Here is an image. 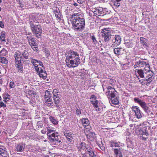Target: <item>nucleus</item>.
I'll use <instances>...</instances> for the list:
<instances>
[{
  "label": "nucleus",
  "instance_id": "obj_1",
  "mask_svg": "<svg viewBox=\"0 0 157 157\" xmlns=\"http://www.w3.org/2000/svg\"><path fill=\"white\" fill-rule=\"evenodd\" d=\"M102 36L104 38V40L105 42H108L109 40H111L113 43L111 47H115L119 45L121 43V37L118 35L112 36L110 31L107 30L106 29H102Z\"/></svg>",
  "mask_w": 157,
  "mask_h": 157
},
{
  "label": "nucleus",
  "instance_id": "obj_2",
  "mask_svg": "<svg viewBox=\"0 0 157 157\" xmlns=\"http://www.w3.org/2000/svg\"><path fill=\"white\" fill-rule=\"evenodd\" d=\"M65 61L66 65L69 67L78 66L80 63L79 54L76 52L71 51L66 56Z\"/></svg>",
  "mask_w": 157,
  "mask_h": 157
},
{
  "label": "nucleus",
  "instance_id": "obj_3",
  "mask_svg": "<svg viewBox=\"0 0 157 157\" xmlns=\"http://www.w3.org/2000/svg\"><path fill=\"white\" fill-rule=\"evenodd\" d=\"M31 63L33 65L36 71L38 73L40 78L43 79H45L47 77V74L45 70L42 69L41 67H42V63L40 61L34 59H32Z\"/></svg>",
  "mask_w": 157,
  "mask_h": 157
},
{
  "label": "nucleus",
  "instance_id": "obj_4",
  "mask_svg": "<svg viewBox=\"0 0 157 157\" xmlns=\"http://www.w3.org/2000/svg\"><path fill=\"white\" fill-rule=\"evenodd\" d=\"M72 28L75 31H81L84 28L85 25V20L83 18H76L71 20Z\"/></svg>",
  "mask_w": 157,
  "mask_h": 157
},
{
  "label": "nucleus",
  "instance_id": "obj_5",
  "mask_svg": "<svg viewBox=\"0 0 157 157\" xmlns=\"http://www.w3.org/2000/svg\"><path fill=\"white\" fill-rule=\"evenodd\" d=\"M116 93L114 89L110 86H108L106 94L108 98L110 99L111 103L115 105H117L119 103V100L116 96Z\"/></svg>",
  "mask_w": 157,
  "mask_h": 157
},
{
  "label": "nucleus",
  "instance_id": "obj_6",
  "mask_svg": "<svg viewBox=\"0 0 157 157\" xmlns=\"http://www.w3.org/2000/svg\"><path fill=\"white\" fill-rule=\"evenodd\" d=\"M144 71V72H145V75H146L145 78V79H144V81H147L145 84L147 86H148L149 84L152 81L154 78L153 77V73L150 71V65L149 64L147 63L145 65Z\"/></svg>",
  "mask_w": 157,
  "mask_h": 157
},
{
  "label": "nucleus",
  "instance_id": "obj_7",
  "mask_svg": "<svg viewBox=\"0 0 157 157\" xmlns=\"http://www.w3.org/2000/svg\"><path fill=\"white\" fill-rule=\"evenodd\" d=\"M30 26L32 31L33 33L36 36L37 38H40L41 37V33H42V29L40 25H34V22L35 21H32L30 20Z\"/></svg>",
  "mask_w": 157,
  "mask_h": 157
},
{
  "label": "nucleus",
  "instance_id": "obj_8",
  "mask_svg": "<svg viewBox=\"0 0 157 157\" xmlns=\"http://www.w3.org/2000/svg\"><path fill=\"white\" fill-rule=\"evenodd\" d=\"M21 56L19 52H16L14 55L15 59V66L18 69V71L21 73L23 71V66L21 61Z\"/></svg>",
  "mask_w": 157,
  "mask_h": 157
},
{
  "label": "nucleus",
  "instance_id": "obj_9",
  "mask_svg": "<svg viewBox=\"0 0 157 157\" xmlns=\"http://www.w3.org/2000/svg\"><path fill=\"white\" fill-rule=\"evenodd\" d=\"M134 101L135 102L138 103L140 105L145 112L148 113L150 112L148 105L145 102L136 98H134Z\"/></svg>",
  "mask_w": 157,
  "mask_h": 157
},
{
  "label": "nucleus",
  "instance_id": "obj_10",
  "mask_svg": "<svg viewBox=\"0 0 157 157\" xmlns=\"http://www.w3.org/2000/svg\"><path fill=\"white\" fill-rule=\"evenodd\" d=\"M90 101L96 110L98 112H100L101 109L99 107L100 103L97 100V98L94 95H93L91 96L90 98Z\"/></svg>",
  "mask_w": 157,
  "mask_h": 157
},
{
  "label": "nucleus",
  "instance_id": "obj_11",
  "mask_svg": "<svg viewBox=\"0 0 157 157\" xmlns=\"http://www.w3.org/2000/svg\"><path fill=\"white\" fill-rule=\"evenodd\" d=\"M132 111L134 112L136 117L138 119H140L142 117V114L139 108L137 106H133L132 107Z\"/></svg>",
  "mask_w": 157,
  "mask_h": 157
},
{
  "label": "nucleus",
  "instance_id": "obj_12",
  "mask_svg": "<svg viewBox=\"0 0 157 157\" xmlns=\"http://www.w3.org/2000/svg\"><path fill=\"white\" fill-rule=\"evenodd\" d=\"M105 9H103L102 8L99 7V8H94L92 10L94 12L95 14H96L97 16H100L101 15H103L106 13L105 12Z\"/></svg>",
  "mask_w": 157,
  "mask_h": 157
},
{
  "label": "nucleus",
  "instance_id": "obj_13",
  "mask_svg": "<svg viewBox=\"0 0 157 157\" xmlns=\"http://www.w3.org/2000/svg\"><path fill=\"white\" fill-rule=\"evenodd\" d=\"M147 63L143 60H140L139 61H137L134 66L135 68L137 67H142L145 66Z\"/></svg>",
  "mask_w": 157,
  "mask_h": 157
},
{
  "label": "nucleus",
  "instance_id": "obj_14",
  "mask_svg": "<svg viewBox=\"0 0 157 157\" xmlns=\"http://www.w3.org/2000/svg\"><path fill=\"white\" fill-rule=\"evenodd\" d=\"M25 147V144L20 143L15 146L16 150L17 152H22L24 151Z\"/></svg>",
  "mask_w": 157,
  "mask_h": 157
},
{
  "label": "nucleus",
  "instance_id": "obj_15",
  "mask_svg": "<svg viewBox=\"0 0 157 157\" xmlns=\"http://www.w3.org/2000/svg\"><path fill=\"white\" fill-rule=\"evenodd\" d=\"M47 136L49 140L51 142H54L56 144H58L61 142V140H59L58 136H56L55 138H53L51 136V135H49L48 133H47Z\"/></svg>",
  "mask_w": 157,
  "mask_h": 157
},
{
  "label": "nucleus",
  "instance_id": "obj_16",
  "mask_svg": "<svg viewBox=\"0 0 157 157\" xmlns=\"http://www.w3.org/2000/svg\"><path fill=\"white\" fill-rule=\"evenodd\" d=\"M54 102V106L57 109H59L60 108V98L59 97H56L55 98H53Z\"/></svg>",
  "mask_w": 157,
  "mask_h": 157
},
{
  "label": "nucleus",
  "instance_id": "obj_17",
  "mask_svg": "<svg viewBox=\"0 0 157 157\" xmlns=\"http://www.w3.org/2000/svg\"><path fill=\"white\" fill-rule=\"evenodd\" d=\"M53 12L56 17L57 19V20L59 21H60L61 19V14L59 9L58 8H55L54 9Z\"/></svg>",
  "mask_w": 157,
  "mask_h": 157
},
{
  "label": "nucleus",
  "instance_id": "obj_18",
  "mask_svg": "<svg viewBox=\"0 0 157 157\" xmlns=\"http://www.w3.org/2000/svg\"><path fill=\"white\" fill-rule=\"evenodd\" d=\"M52 95L48 91H46L45 92V101L46 102H51L52 101L51 98Z\"/></svg>",
  "mask_w": 157,
  "mask_h": 157
},
{
  "label": "nucleus",
  "instance_id": "obj_19",
  "mask_svg": "<svg viewBox=\"0 0 157 157\" xmlns=\"http://www.w3.org/2000/svg\"><path fill=\"white\" fill-rule=\"evenodd\" d=\"M145 72H144V71H143L142 70L140 69L137 71V73L139 75H138V74L136 73V72H135V74L138 78L139 76L141 78H144L145 77V76H146Z\"/></svg>",
  "mask_w": 157,
  "mask_h": 157
},
{
  "label": "nucleus",
  "instance_id": "obj_20",
  "mask_svg": "<svg viewBox=\"0 0 157 157\" xmlns=\"http://www.w3.org/2000/svg\"><path fill=\"white\" fill-rule=\"evenodd\" d=\"M64 136L68 139V140L71 142L72 141L73 139V137L74 136V135L71 133H64Z\"/></svg>",
  "mask_w": 157,
  "mask_h": 157
},
{
  "label": "nucleus",
  "instance_id": "obj_21",
  "mask_svg": "<svg viewBox=\"0 0 157 157\" xmlns=\"http://www.w3.org/2000/svg\"><path fill=\"white\" fill-rule=\"evenodd\" d=\"M124 49L122 48H116L114 49V53L117 55H120L123 53Z\"/></svg>",
  "mask_w": 157,
  "mask_h": 157
},
{
  "label": "nucleus",
  "instance_id": "obj_22",
  "mask_svg": "<svg viewBox=\"0 0 157 157\" xmlns=\"http://www.w3.org/2000/svg\"><path fill=\"white\" fill-rule=\"evenodd\" d=\"M115 157H122V154L119 149L115 148L113 150Z\"/></svg>",
  "mask_w": 157,
  "mask_h": 157
},
{
  "label": "nucleus",
  "instance_id": "obj_23",
  "mask_svg": "<svg viewBox=\"0 0 157 157\" xmlns=\"http://www.w3.org/2000/svg\"><path fill=\"white\" fill-rule=\"evenodd\" d=\"M29 43L33 50L36 51L37 47L35 41V40H32Z\"/></svg>",
  "mask_w": 157,
  "mask_h": 157
},
{
  "label": "nucleus",
  "instance_id": "obj_24",
  "mask_svg": "<svg viewBox=\"0 0 157 157\" xmlns=\"http://www.w3.org/2000/svg\"><path fill=\"white\" fill-rule=\"evenodd\" d=\"M140 42L144 46L146 47V48H147L148 47V44L147 43V40L143 37H140Z\"/></svg>",
  "mask_w": 157,
  "mask_h": 157
},
{
  "label": "nucleus",
  "instance_id": "obj_25",
  "mask_svg": "<svg viewBox=\"0 0 157 157\" xmlns=\"http://www.w3.org/2000/svg\"><path fill=\"white\" fill-rule=\"evenodd\" d=\"M81 17L82 16L80 13L74 12L71 16V20H73L75 19L76 18H82Z\"/></svg>",
  "mask_w": 157,
  "mask_h": 157
},
{
  "label": "nucleus",
  "instance_id": "obj_26",
  "mask_svg": "<svg viewBox=\"0 0 157 157\" xmlns=\"http://www.w3.org/2000/svg\"><path fill=\"white\" fill-rule=\"evenodd\" d=\"M82 123L84 126L86 127L88 126L90 123L89 121L87 118H83L81 120Z\"/></svg>",
  "mask_w": 157,
  "mask_h": 157
},
{
  "label": "nucleus",
  "instance_id": "obj_27",
  "mask_svg": "<svg viewBox=\"0 0 157 157\" xmlns=\"http://www.w3.org/2000/svg\"><path fill=\"white\" fill-rule=\"evenodd\" d=\"M138 131L139 132V134L140 135H142V136L144 135L146 136H148V134L145 129L142 130L140 129Z\"/></svg>",
  "mask_w": 157,
  "mask_h": 157
},
{
  "label": "nucleus",
  "instance_id": "obj_28",
  "mask_svg": "<svg viewBox=\"0 0 157 157\" xmlns=\"http://www.w3.org/2000/svg\"><path fill=\"white\" fill-rule=\"evenodd\" d=\"M78 150H80L81 149L84 150L86 148V144L84 143L81 142L78 147Z\"/></svg>",
  "mask_w": 157,
  "mask_h": 157
},
{
  "label": "nucleus",
  "instance_id": "obj_29",
  "mask_svg": "<svg viewBox=\"0 0 157 157\" xmlns=\"http://www.w3.org/2000/svg\"><path fill=\"white\" fill-rule=\"evenodd\" d=\"M7 51L5 48H3L0 51V56H4L7 54Z\"/></svg>",
  "mask_w": 157,
  "mask_h": 157
},
{
  "label": "nucleus",
  "instance_id": "obj_30",
  "mask_svg": "<svg viewBox=\"0 0 157 157\" xmlns=\"http://www.w3.org/2000/svg\"><path fill=\"white\" fill-rule=\"evenodd\" d=\"M125 44L126 47L128 48L132 47L134 45L133 42L130 40L125 42Z\"/></svg>",
  "mask_w": 157,
  "mask_h": 157
},
{
  "label": "nucleus",
  "instance_id": "obj_31",
  "mask_svg": "<svg viewBox=\"0 0 157 157\" xmlns=\"http://www.w3.org/2000/svg\"><path fill=\"white\" fill-rule=\"evenodd\" d=\"M0 62L2 63L6 64L8 63L7 59L4 56H0Z\"/></svg>",
  "mask_w": 157,
  "mask_h": 157
},
{
  "label": "nucleus",
  "instance_id": "obj_32",
  "mask_svg": "<svg viewBox=\"0 0 157 157\" xmlns=\"http://www.w3.org/2000/svg\"><path fill=\"white\" fill-rule=\"evenodd\" d=\"M113 2L114 5L117 6H119L121 4V0H112Z\"/></svg>",
  "mask_w": 157,
  "mask_h": 157
},
{
  "label": "nucleus",
  "instance_id": "obj_33",
  "mask_svg": "<svg viewBox=\"0 0 157 157\" xmlns=\"http://www.w3.org/2000/svg\"><path fill=\"white\" fill-rule=\"evenodd\" d=\"M110 145L112 147H118L119 146V145L118 143L114 142L113 141H111L110 142Z\"/></svg>",
  "mask_w": 157,
  "mask_h": 157
},
{
  "label": "nucleus",
  "instance_id": "obj_34",
  "mask_svg": "<svg viewBox=\"0 0 157 157\" xmlns=\"http://www.w3.org/2000/svg\"><path fill=\"white\" fill-rule=\"evenodd\" d=\"M52 93L53 94V98H55L56 97H59V94H58V91L56 89H54L52 92Z\"/></svg>",
  "mask_w": 157,
  "mask_h": 157
},
{
  "label": "nucleus",
  "instance_id": "obj_35",
  "mask_svg": "<svg viewBox=\"0 0 157 157\" xmlns=\"http://www.w3.org/2000/svg\"><path fill=\"white\" fill-rule=\"evenodd\" d=\"M21 53V52H20ZM21 57L22 56H23V57H24L25 59H27L28 58V51L27 50H25L24 51V53L22 54V55L21 54Z\"/></svg>",
  "mask_w": 157,
  "mask_h": 157
},
{
  "label": "nucleus",
  "instance_id": "obj_36",
  "mask_svg": "<svg viewBox=\"0 0 157 157\" xmlns=\"http://www.w3.org/2000/svg\"><path fill=\"white\" fill-rule=\"evenodd\" d=\"M47 130L48 131L47 133H48L49 135H50L49 133L51 132H53L55 131V130H54V128L50 127H47Z\"/></svg>",
  "mask_w": 157,
  "mask_h": 157
},
{
  "label": "nucleus",
  "instance_id": "obj_37",
  "mask_svg": "<svg viewBox=\"0 0 157 157\" xmlns=\"http://www.w3.org/2000/svg\"><path fill=\"white\" fill-rule=\"evenodd\" d=\"M45 102L46 105L48 107H53V106H54V104L52 101H51V102H46V101H45Z\"/></svg>",
  "mask_w": 157,
  "mask_h": 157
},
{
  "label": "nucleus",
  "instance_id": "obj_38",
  "mask_svg": "<svg viewBox=\"0 0 157 157\" xmlns=\"http://www.w3.org/2000/svg\"><path fill=\"white\" fill-rule=\"evenodd\" d=\"M50 121L54 124H58V121L54 117H52L50 118Z\"/></svg>",
  "mask_w": 157,
  "mask_h": 157
},
{
  "label": "nucleus",
  "instance_id": "obj_39",
  "mask_svg": "<svg viewBox=\"0 0 157 157\" xmlns=\"http://www.w3.org/2000/svg\"><path fill=\"white\" fill-rule=\"evenodd\" d=\"M0 40L2 41H5V34L2 33L0 37Z\"/></svg>",
  "mask_w": 157,
  "mask_h": 157
},
{
  "label": "nucleus",
  "instance_id": "obj_40",
  "mask_svg": "<svg viewBox=\"0 0 157 157\" xmlns=\"http://www.w3.org/2000/svg\"><path fill=\"white\" fill-rule=\"evenodd\" d=\"M86 135L87 137H93L95 135V133L94 132H90L86 134Z\"/></svg>",
  "mask_w": 157,
  "mask_h": 157
},
{
  "label": "nucleus",
  "instance_id": "obj_41",
  "mask_svg": "<svg viewBox=\"0 0 157 157\" xmlns=\"http://www.w3.org/2000/svg\"><path fill=\"white\" fill-rule=\"evenodd\" d=\"M91 39L94 44H96L97 43V41L95 37L94 36H91Z\"/></svg>",
  "mask_w": 157,
  "mask_h": 157
},
{
  "label": "nucleus",
  "instance_id": "obj_42",
  "mask_svg": "<svg viewBox=\"0 0 157 157\" xmlns=\"http://www.w3.org/2000/svg\"><path fill=\"white\" fill-rule=\"evenodd\" d=\"M88 153L89 155L91 157H94L96 156V155L94 152L93 150L90 151V152H89Z\"/></svg>",
  "mask_w": 157,
  "mask_h": 157
},
{
  "label": "nucleus",
  "instance_id": "obj_43",
  "mask_svg": "<svg viewBox=\"0 0 157 157\" xmlns=\"http://www.w3.org/2000/svg\"><path fill=\"white\" fill-rule=\"evenodd\" d=\"M7 155H9L7 153L2 152L0 153V157H5Z\"/></svg>",
  "mask_w": 157,
  "mask_h": 157
},
{
  "label": "nucleus",
  "instance_id": "obj_44",
  "mask_svg": "<svg viewBox=\"0 0 157 157\" xmlns=\"http://www.w3.org/2000/svg\"><path fill=\"white\" fill-rule=\"evenodd\" d=\"M81 113V109L78 108L76 109V113L77 115H79Z\"/></svg>",
  "mask_w": 157,
  "mask_h": 157
},
{
  "label": "nucleus",
  "instance_id": "obj_45",
  "mask_svg": "<svg viewBox=\"0 0 157 157\" xmlns=\"http://www.w3.org/2000/svg\"><path fill=\"white\" fill-rule=\"evenodd\" d=\"M5 149V147L2 145H0V152H1L4 151Z\"/></svg>",
  "mask_w": 157,
  "mask_h": 157
},
{
  "label": "nucleus",
  "instance_id": "obj_46",
  "mask_svg": "<svg viewBox=\"0 0 157 157\" xmlns=\"http://www.w3.org/2000/svg\"><path fill=\"white\" fill-rule=\"evenodd\" d=\"M10 87L11 88H14L15 87V85L13 82H11L10 83Z\"/></svg>",
  "mask_w": 157,
  "mask_h": 157
},
{
  "label": "nucleus",
  "instance_id": "obj_47",
  "mask_svg": "<svg viewBox=\"0 0 157 157\" xmlns=\"http://www.w3.org/2000/svg\"><path fill=\"white\" fill-rule=\"evenodd\" d=\"M3 98L4 99L3 101L5 102H7L10 100V98L8 97H6L3 96Z\"/></svg>",
  "mask_w": 157,
  "mask_h": 157
},
{
  "label": "nucleus",
  "instance_id": "obj_48",
  "mask_svg": "<svg viewBox=\"0 0 157 157\" xmlns=\"http://www.w3.org/2000/svg\"><path fill=\"white\" fill-rule=\"evenodd\" d=\"M28 39L29 40V42L31 41L32 40H35V39L33 38H32L31 36L28 37Z\"/></svg>",
  "mask_w": 157,
  "mask_h": 157
},
{
  "label": "nucleus",
  "instance_id": "obj_49",
  "mask_svg": "<svg viewBox=\"0 0 157 157\" xmlns=\"http://www.w3.org/2000/svg\"><path fill=\"white\" fill-rule=\"evenodd\" d=\"M0 106L1 107H5L6 106V105L2 101L0 102Z\"/></svg>",
  "mask_w": 157,
  "mask_h": 157
},
{
  "label": "nucleus",
  "instance_id": "obj_50",
  "mask_svg": "<svg viewBox=\"0 0 157 157\" xmlns=\"http://www.w3.org/2000/svg\"><path fill=\"white\" fill-rule=\"evenodd\" d=\"M86 149L87 150V151L89 153V152H90L92 150V148H90V147H86Z\"/></svg>",
  "mask_w": 157,
  "mask_h": 157
},
{
  "label": "nucleus",
  "instance_id": "obj_51",
  "mask_svg": "<svg viewBox=\"0 0 157 157\" xmlns=\"http://www.w3.org/2000/svg\"><path fill=\"white\" fill-rule=\"evenodd\" d=\"M0 27L2 28L4 27V25L2 21L0 22Z\"/></svg>",
  "mask_w": 157,
  "mask_h": 157
},
{
  "label": "nucleus",
  "instance_id": "obj_52",
  "mask_svg": "<svg viewBox=\"0 0 157 157\" xmlns=\"http://www.w3.org/2000/svg\"><path fill=\"white\" fill-rule=\"evenodd\" d=\"M141 139L144 140H147V138L148 136L144 137L143 136H142L141 137Z\"/></svg>",
  "mask_w": 157,
  "mask_h": 157
},
{
  "label": "nucleus",
  "instance_id": "obj_53",
  "mask_svg": "<svg viewBox=\"0 0 157 157\" xmlns=\"http://www.w3.org/2000/svg\"><path fill=\"white\" fill-rule=\"evenodd\" d=\"M51 136H52L53 138H55L56 136H58L57 135H56L55 133H52L51 135Z\"/></svg>",
  "mask_w": 157,
  "mask_h": 157
},
{
  "label": "nucleus",
  "instance_id": "obj_54",
  "mask_svg": "<svg viewBox=\"0 0 157 157\" xmlns=\"http://www.w3.org/2000/svg\"><path fill=\"white\" fill-rule=\"evenodd\" d=\"M77 2L79 3L82 4L84 2V0H77Z\"/></svg>",
  "mask_w": 157,
  "mask_h": 157
},
{
  "label": "nucleus",
  "instance_id": "obj_55",
  "mask_svg": "<svg viewBox=\"0 0 157 157\" xmlns=\"http://www.w3.org/2000/svg\"><path fill=\"white\" fill-rule=\"evenodd\" d=\"M46 129H44L42 130L41 131V132L42 134H45L46 133Z\"/></svg>",
  "mask_w": 157,
  "mask_h": 157
},
{
  "label": "nucleus",
  "instance_id": "obj_56",
  "mask_svg": "<svg viewBox=\"0 0 157 157\" xmlns=\"http://www.w3.org/2000/svg\"><path fill=\"white\" fill-rule=\"evenodd\" d=\"M45 53L46 54V57H48L50 55L49 53V52L48 51H46V52H45Z\"/></svg>",
  "mask_w": 157,
  "mask_h": 157
},
{
  "label": "nucleus",
  "instance_id": "obj_57",
  "mask_svg": "<svg viewBox=\"0 0 157 157\" xmlns=\"http://www.w3.org/2000/svg\"><path fill=\"white\" fill-rule=\"evenodd\" d=\"M100 148L102 150L104 149V147L103 146H101V147H100Z\"/></svg>",
  "mask_w": 157,
  "mask_h": 157
},
{
  "label": "nucleus",
  "instance_id": "obj_58",
  "mask_svg": "<svg viewBox=\"0 0 157 157\" xmlns=\"http://www.w3.org/2000/svg\"><path fill=\"white\" fill-rule=\"evenodd\" d=\"M2 80L1 79H0V84H2Z\"/></svg>",
  "mask_w": 157,
  "mask_h": 157
},
{
  "label": "nucleus",
  "instance_id": "obj_59",
  "mask_svg": "<svg viewBox=\"0 0 157 157\" xmlns=\"http://www.w3.org/2000/svg\"><path fill=\"white\" fill-rule=\"evenodd\" d=\"M2 0H0V3H1L2 2Z\"/></svg>",
  "mask_w": 157,
  "mask_h": 157
},
{
  "label": "nucleus",
  "instance_id": "obj_60",
  "mask_svg": "<svg viewBox=\"0 0 157 157\" xmlns=\"http://www.w3.org/2000/svg\"><path fill=\"white\" fill-rule=\"evenodd\" d=\"M102 87H103V90L104 91V87H103V86H102Z\"/></svg>",
  "mask_w": 157,
  "mask_h": 157
},
{
  "label": "nucleus",
  "instance_id": "obj_61",
  "mask_svg": "<svg viewBox=\"0 0 157 157\" xmlns=\"http://www.w3.org/2000/svg\"><path fill=\"white\" fill-rule=\"evenodd\" d=\"M2 99L1 97L0 96V100H1Z\"/></svg>",
  "mask_w": 157,
  "mask_h": 157
},
{
  "label": "nucleus",
  "instance_id": "obj_62",
  "mask_svg": "<svg viewBox=\"0 0 157 157\" xmlns=\"http://www.w3.org/2000/svg\"><path fill=\"white\" fill-rule=\"evenodd\" d=\"M1 8L0 7V12L1 11Z\"/></svg>",
  "mask_w": 157,
  "mask_h": 157
},
{
  "label": "nucleus",
  "instance_id": "obj_63",
  "mask_svg": "<svg viewBox=\"0 0 157 157\" xmlns=\"http://www.w3.org/2000/svg\"><path fill=\"white\" fill-rule=\"evenodd\" d=\"M46 141H47V140H44V142H46Z\"/></svg>",
  "mask_w": 157,
  "mask_h": 157
},
{
  "label": "nucleus",
  "instance_id": "obj_64",
  "mask_svg": "<svg viewBox=\"0 0 157 157\" xmlns=\"http://www.w3.org/2000/svg\"><path fill=\"white\" fill-rule=\"evenodd\" d=\"M1 88H0V92L1 91Z\"/></svg>",
  "mask_w": 157,
  "mask_h": 157
}]
</instances>
